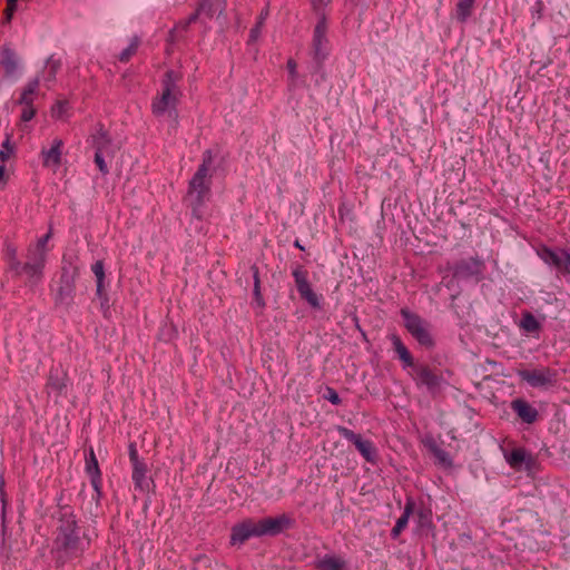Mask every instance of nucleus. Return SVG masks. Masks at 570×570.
<instances>
[{
    "label": "nucleus",
    "mask_w": 570,
    "mask_h": 570,
    "mask_svg": "<svg viewBox=\"0 0 570 570\" xmlns=\"http://www.w3.org/2000/svg\"><path fill=\"white\" fill-rule=\"evenodd\" d=\"M139 46L140 39L137 36L132 37L129 46L119 53L118 60L124 63L128 62L137 53Z\"/></svg>",
    "instance_id": "7c9ffc66"
},
{
    "label": "nucleus",
    "mask_w": 570,
    "mask_h": 570,
    "mask_svg": "<svg viewBox=\"0 0 570 570\" xmlns=\"http://www.w3.org/2000/svg\"><path fill=\"white\" fill-rule=\"evenodd\" d=\"M51 238V230H49L43 237L38 239V252L40 249H47V243Z\"/></svg>",
    "instance_id": "a18cd8bd"
},
{
    "label": "nucleus",
    "mask_w": 570,
    "mask_h": 570,
    "mask_svg": "<svg viewBox=\"0 0 570 570\" xmlns=\"http://www.w3.org/2000/svg\"><path fill=\"white\" fill-rule=\"evenodd\" d=\"M91 271L96 276V281L105 279V265L102 261H97L96 263H94L91 266Z\"/></svg>",
    "instance_id": "58836bf2"
},
{
    "label": "nucleus",
    "mask_w": 570,
    "mask_h": 570,
    "mask_svg": "<svg viewBox=\"0 0 570 570\" xmlns=\"http://www.w3.org/2000/svg\"><path fill=\"white\" fill-rule=\"evenodd\" d=\"M214 156L212 150L207 149L203 153L202 164L198 166L196 173L189 181L188 194L196 195L197 205L205 202L206 196L210 191L209 168L213 164Z\"/></svg>",
    "instance_id": "7ed1b4c3"
},
{
    "label": "nucleus",
    "mask_w": 570,
    "mask_h": 570,
    "mask_svg": "<svg viewBox=\"0 0 570 570\" xmlns=\"http://www.w3.org/2000/svg\"><path fill=\"white\" fill-rule=\"evenodd\" d=\"M544 11V3L542 0H537L531 9L532 18L537 21L542 19Z\"/></svg>",
    "instance_id": "ea45409f"
},
{
    "label": "nucleus",
    "mask_w": 570,
    "mask_h": 570,
    "mask_svg": "<svg viewBox=\"0 0 570 570\" xmlns=\"http://www.w3.org/2000/svg\"><path fill=\"white\" fill-rule=\"evenodd\" d=\"M432 453L439 463L444 466H452V459L449 452L435 445L432 448Z\"/></svg>",
    "instance_id": "473e14b6"
},
{
    "label": "nucleus",
    "mask_w": 570,
    "mask_h": 570,
    "mask_svg": "<svg viewBox=\"0 0 570 570\" xmlns=\"http://www.w3.org/2000/svg\"><path fill=\"white\" fill-rule=\"evenodd\" d=\"M183 76L175 70H167L161 79V90L151 100V112L156 117L167 115L169 118L177 120V106L183 96L179 82Z\"/></svg>",
    "instance_id": "f03ea898"
},
{
    "label": "nucleus",
    "mask_w": 570,
    "mask_h": 570,
    "mask_svg": "<svg viewBox=\"0 0 570 570\" xmlns=\"http://www.w3.org/2000/svg\"><path fill=\"white\" fill-rule=\"evenodd\" d=\"M415 510V501L412 497H407L404 505V510L402 515L397 519L395 525L405 529L409 523L410 517L414 513Z\"/></svg>",
    "instance_id": "c756f323"
},
{
    "label": "nucleus",
    "mask_w": 570,
    "mask_h": 570,
    "mask_svg": "<svg viewBox=\"0 0 570 570\" xmlns=\"http://www.w3.org/2000/svg\"><path fill=\"white\" fill-rule=\"evenodd\" d=\"M411 368V376L417 387H425L431 395L441 391L445 381L440 372L423 363H415Z\"/></svg>",
    "instance_id": "39448f33"
},
{
    "label": "nucleus",
    "mask_w": 570,
    "mask_h": 570,
    "mask_svg": "<svg viewBox=\"0 0 570 570\" xmlns=\"http://www.w3.org/2000/svg\"><path fill=\"white\" fill-rule=\"evenodd\" d=\"M147 465L145 462L132 464V481L135 488L141 492L149 491L151 481L147 479Z\"/></svg>",
    "instance_id": "a878e982"
},
{
    "label": "nucleus",
    "mask_w": 570,
    "mask_h": 570,
    "mask_svg": "<svg viewBox=\"0 0 570 570\" xmlns=\"http://www.w3.org/2000/svg\"><path fill=\"white\" fill-rule=\"evenodd\" d=\"M11 149L8 147L7 142H4L0 149V161L4 164L11 156Z\"/></svg>",
    "instance_id": "c03bdc74"
},
{
    "label": "nucleus",
    "mask_w": 570,
    "mask_h": 570,
    "mask_svg": "<svg viewBox=\"0 0 570 570\" xmlns=\"http://www.w3.org/2000/svg\"><path fill=\"white\" fill-rule=\"evenodd\" d=\"M67 374L61 370H52L49 375L47 387L50 392H55L57 395H65L67 393Z\"/></svg>",
    "instance_id": "b1692460"
},
{
    "label": "nucleus",
    "mask_w": 570,
    "mask_h": 570,
    "mask_svg": "<svg viewBox=\"0 0 570 570\" xmlns=\"http://www.w3.org/2000/svg\"><path fill=\"white\" fill-rule=\"evenodd\" d=\"M256 521L261 537L279 534L293 524L292 518L287 514H281L276 518L267 517Z\"/></svg>",
    "instance_id": "4468645a"
},
{
    "label": "nucleus",
    "mask_w": 570,
    "mask_h": 570,
    "mask_svg": "<svg viewBox=\"0 0 570 570\" xmlns=\"http://www.w3.org/2000/svg\"><path fill=\"white\" fill-rule=\"evenodd\" d=\"M76 266L62 267L57 296L61 303H70L76 292V278L78 276Z\"/></svg>",
    "instance_id": "f8f14e48"
},
{
    "label": "nucleus",
    "mask_w": 570,
    "mask_h": 570,
    "mask_svg": "<svg viewBox=\"0 0 570 570\" xmlns=\"http://www.w3.org/2000/svg\"><path fill=\"white\" fill-rule=\"evenodd\" d=\"M314 568L316 570H347L346 560L334 553H326L322 557H317L314 561Z\"/></svg>",
    "instance_id": "4be33fe9"
},
{
    "label": "nucleus",
    "mask_w": 570,
    "mask_h": 570,
    "mask_svg": "<svg viewBox=\"0 0 570 570\" xmlns=\"http://www.w3.org/2000/svg\"><path fill=\"white\" fill-rule=\"evenodd\" d=\"M326 20L325 18H322L316 23L313 33V57L318 66H322L328 56V39L326 37Z\"/></svg>",
    "instance_id": "9b49d317"
},
{
    "label": "nucleus",
    "mask_w": 570,
    "mask_h": 570,
    "mask_svg": "<svg viewBox=\"0 0 570 570\" xmlns=\"http://www.w3.org/2000/svg\"><path fill=\"white\" fill-rule=\"evenodd\" d=\"M0 63L4 66L8 71L14 68V61L11 60V58L1 59Z\"/></svg>",
    "instance_id": "09e8293b"
},
{
    "label": "nucleus",
    "mask_w": 570,
    "mask_h": 570,
    "mask_svg": "<svg viewBox=\"0 0 570 570\" xmlns=\"http://www.w3.org/2000/svg\"><path fill=\"white\" fill-rule=\"evenodd\" d=\"M267 13L268 11H262L259 17H258V21L256 22V24L250 29V32H249V40L250 41H255L259 33H261V29H262V26L264 24V21L267 17Z\"/></svg>",
    "instance_id": "f704fd0d"
},
{
    "label": "nucleus",
    "mask_w": 570,
    "mask_h": 570,
    "mask_svg": "<svg viewBox=\"0 0 570 570\" xmlns=\"http://www.w3.org/2000/svg\"><path fill=\"white\" fill-rule=\"evenodd\" d=\"M62 67V59L61 57H58L57 55H51L41 71V78L38 77V83L40 80L42 81V85L50 89L56 83V76L61 70Z\"/></svg>",
    "instance_id": "a211bd4d"
},
{
    "label": "nucleus",
    "mask_w": 570,
    "mask_h": 570,
    "mask_svg": "<svg viewBox=\"0 0 570 570\" xmlns=\"http://www.w3.org/2000/svg\"><path fill=\"white\" fill-rule=\"evenodd\" d=\"M128 450H129L128 452H129V460L131 462V465L144 462L142 460L139 459L138 451H137L135 443H130Z\"/></svg>",
    "instance_id": "37998d69"
},
{
    "label": "nucleus",
    "mask_w": 570,
    "mask_h": 570,
    "mask_svg": "<svg viewBox=\"0 0 570 570\" xmlns=\"http://www.w3.org/2000/svg\"><path fill=\"white\" fill-rule=\"evenodd\" d=\"M17 2L18 0H7V6L3 11V17L7 22H9L13 17V13L17 10Z\"/></svg>",
    "instance_id": "4c0bfd02"
},
{
    "label": "nucleus",
    "mask_w": 570,
    "mask_h": 570,
    "mask_svg": "<svg viewBox=\"0 0 570 570\" xmlns=\"http://www.w3.org/2000/svg\"><path fill=\"white\" fill-rule=\"evenodd\" d=\"M485 263L479 257L460 259L452 267L453 277L456 279H474L480 282L483 278Z\"/></svg>",
    "instance_id": "0eeeda50"
},
{
    "label": "nucleus",
    "mask_w": 570,
    "mask_h": 570,
    "mask_svg": "<svg viewBox=\"0 0 570 570\" xmlns=\"http://www.w3.org/2000/svg\"><path fill=\"white\" fill-rule=\"evenodd\" d=\"M200 17V13H198V11L196 10L195 12H193L187 19L180 21L178 23V27H180L183 30H187L188 27L196 22L198 20V18Z\"/></svg>",
    "instance_id": "a19ab883"
},
{
    "label": "nucleus",
    "mask_w": 570,
    "mask_h": 570,
    "mask_svg": "<svg viewBox=\"0 0 570 570\" xmlns=\"http://www.w3.org/2000/svg\"><path fill=\"white\" fill-rule=\"evenodd\" d=\"M518 376L521 381L528 383L534 389H548L557 383L558 373L550 367H539L533 370H518Z\"/></svg>",
    "instance_id": "423d86ee"
},
{
    "label": "nucleus",
    "mask_w": 570,
    "mask_h": 570,
    "mask_svg": "<svg viewBox=\"0 0 570 570\" xmlns=\"http://www.w3.org/2000/svg\"><path fill=\"white\" fill-rule=\"evenodd\" d=\"M294 246H295L296 248L301 249V250H304V249H305V248H304V246L299 243V240H298V239H296V240L294 242Z\"/></svg>",
    "instance_id": "3c124183"
},
{
    "label": "nucleus",
    "mask_w": 570,
    "mask_h": 570,
    "mask_svg": "<svg viewBox=\"0 0 570 570\" xmlns=\"http://www.w3.org/2000/svg\"><path fill=\"white\" fill-rule=\"evenodd\" d=\"M504 459L515 471H531L535 465V459L524 448H514L510 452L505 451Z\"/></svg>",
    "instance_id": "2eb2a0df"
},
{
    "label": "nucleus",
    "mask_w": 570,
    "mask_h": 570,
    "mask_svg": "<svg viewBox=\"0 0 570 570\" xmlns=\"http://www.w3.org/2000/svg\"><path fill=\"white\" fill-rule=\"evenodd\" d=\"M63 141L56 138L49 149H42V164L45 167L51 169L53 173L59 168L61 164Z\"/></svg>",
    "instance_id": "6ab92c4d"
},
{
    "label": "nucleus",
    "mask_w": 570,
    "mask_h": 570,
    "mask_svg": "<svg viewBox=\"0 0 570 570\" xmlns=\"http://www.w3.org/2000/svg\"><path fill=\"white\" fill-rule=\"evenodd\" d=\"M404 327L413 336V338L425 348L434 347V338L430 332V324L419 314L411 312L409 308H402L400 312Z\"/></svg>",
    "instance_id": "20e7f679"
},
{
    "label": "nucleus",
    "mask_w": 570,
    "mask_h": 570,
    "mask_svg": "<svg viewBox=\"0 0 570 570\" xmlns=\"http://www.w3.org/2000/svg\"><path fill=\"white\" fill-rule=\"evenodd\" d=\"M317 2H322V0H314V4L316 6Z\"/></svg>",
    "instance_id": "864d4df0"
},
{
    "label": "nucleus",
    "mask_w": 570,
    "mask_h": 570,
    "mask_svg": "<svg viewBox=\"0 0 570 570\" xmlns=\"http://www.w3.org/2000/svg\"><path fill=\"white\" fill-rule=\"evenodd\" d=\"M324 399L334 405H340L342 403L338 393L333 387H326Z\"/></svg>",
    "instance_id": "e433bc0d"
},
{
    "label": "nucleus",
    "mask_w": 570,
    "mask_h": 570,
    "mask_svg": "<svg viewBox=\"0 0 570 570\" xmlns=\"http://www.w3.org/2000/svg\"><path fill=\"white\" fill-rule=\"evenodd\" d=\"M403 529L394 525L393 529L391 530V537L393 539H396L401 533H402Z\"/></svg>",
    "instance_id": "8fccbe9b"
},
{
    "label": "nucleus",
    "mask_w": 570,
    "mask_h": 570,
    "mask_svg": "<svg viewBox=\"0 0 570 570\" xmlns=\"http://www.w3.org/2000/svg\"><path fill=\"white\" fill-rule=\"evenodd\" d=\"M390 340L393 344L394 352L397 354L399 358L403 363V367L407 368V367H412L413 365H415L412 354L410 353L407 347L404 345V343L402 342L400 336H397L396 334H393V335H391Z\"/></svg>",
    "instance_id": "393cba45"
},
{
    "label": "nucleus",
    "mask_w": 570,
    "mask_h": 570,
    "mask_svg": "<svg viewBox=\"0 0 570 570\" xmlns=\"http://www.w3.org/2000/svg\"><path fill=\"white\" fill-rule=\"evenodd\" d=\"M338 434L343 436L345 440L352 442L360 454L364 458L366 462L374 463L377 459V451L374 443L370 440H363L361 434L355 433L354 431L338 425L336 428Z\"/></svg>",
    "instance_id": "9d476101"
},
{
    "label": "nucleus",
    "mask_w": 570,
    "mask_h": 570,
    "mask_svg": "<svg viewBox=\"0 0 570 570\" xmlns=\"http://www.w3.org/2000/svg\"><path fill=\"white\" fill-rule=\"evenodd\" d=\"M8 179V174L4 164H0V184H4Z\"/></svg>",
    "instance_id": "de8ad7c7"
},
{
    "label": "nucleus",
    "mask_w": 570,
    "mask_h": 570,
    "mask_svg": "<svg viewBox=\"0 0 570 570\" xmlns=\"http://www.w3.org/2000/svg\"><path fill=\"white\" fill-rule=\"evenodd\" d=\"M250 269H252L253 278H254V289H253V293H254L255 302L257 303V305L259 307H264L265 306V302H264V298H263V295H262V292H261V279H259L258 267L256 265H253L250 267Z\"/></svg>",
    "instance_id": "2f4dec72"
},
{
    "label": "nucleus",
    "mask_w": 570,
    "mask_h": 570,
    "mask_svg": "<svg viewBox=\"0 0 570 570\" xmlns=\"http://www.w3.org/2000/svg\"><path fill=\"white\" fill-rule=\"evenodd\" d=\"M519 326L522 331L529 334L539 333L541 330L540 322L534 317L532 313L528 311L522 313Z\"/></svg>",
    "instance_id": "cd10ccee"
},
{
    "label": "nucleus",
    "mask_w": 570,
    "mask_h": 570,
    "mask_svg": "<svg viewBox=\"0 0 570 570\" xmlns=\"http://www.w3.org/2000/svg\"><path fill=\"white\" fill-rule=\"evenodd\" d=\"M86 472L89 475L90 483L96 492V499L99 500L101 497L102 479L99 463L92 448L89 449V452L86 455Z\"/></svg>",
    "instance_id": "f3484780"
},
{
    "label": "nucleus",
    "mask_w": 570,
    "mask_h": 570,
    "mask_svg": "<svg viewBox=\"0 0 570 570\" xmlns=\"http://www.w3.org/2000/svg\"><path fill=\"white\" fill-rule=\"evenodd\" d=\"M510 407L522 423L533 424L539 419L538 410L524 399L512 400Z\"/></svg>",
    "instance_id": "dca6fc26"
},
{
    "label": "nucleus",
    "mask_w": 570,
    "mask_h": 570,
    "mask_svg": "<svg viewBox=\"0 0 570 570\" xmlns=\"http://www.w3.org/2000/svg\"><path fill=\"white\" fill-rule=\"evenodd\" d=\"M417 527L420 529H428L432 525V511L430 508L425 507L423 503L419 507L415 505L414 513Z\"/></svg>",
    "instance_id": "bb28decb"
},
{
    "label": "nucleus",
    "mask_w": 570,
    "mask_h": 570,
    "mask_svg": "<svg viewBox=\"0 0 570 570\" xmlns=\"http://www.w3.org/2000/svg\"><path fill=\"white\" fill-rule=\"evenodd\" d=\"M292 276L301 298L306 301L312 307L320 308V297L312 289L311 283L308 281L307 269H305L304 266L296 264L293 266Z\"/></svg>",
    "instance_id": "6e6552de"
},
{
    "label": "nucleus",
    "mask_w": 570,
    "mask_h": 570,
    "mask_svg": "<svg viewBox=\"0 0 570 570\" xmlns=\"http://www.w3.org/2000/svg\"><path fill=\"white\" fill-rule=\"evenodd\" d=\"M41 262H42V258H41V257H40V255L38 254V263H37L38 268L40 267Z\"/></svg>",
    "instance_id": "603ef678"
},
{
    "label": "nucleus",
    "mask_w": 570,
    "mask_h": 570,
    "mask_svg": "<svg viewBox=\"0 0 570 570\" xmlns=\"http://www.w3.org/2000/svg\"><path fill=\"white\" fill-rule=\"evenodd\" d=\"M296 68H297L296 61L292 58L288 59L287 60V70L293 79L296 77Z\"/></svg>",
    "instance_id": "49530a36"
},
{
    "label": "nucleus",
    "mask_w": 570,
    "mask_h": 570,
    "mask_svg": "<svg viewBox=\"0 0 570 570\" xmlns=\"http://www.w3.org/2000/svg\"><path fill=\"white\" fill-rule=\"evenodd\" d=\"M69 102L67 100H58L51 107V115L53 118L61 119L67 115Z\"/></svg>",
    "instance_id": "72a5a7b5"
},
{
    "label": "nucleus",
    "mask_w": 570,
    "mask_h": 570,
    "mask_svg": "<svg viewBox=\"0 0 570 570\" xmlns=\"http://www.w3.org/2000/svg\"><path fill=\"white\" fill-rule=\"evenodd\" d=\"M110 139L105 131H100L95 138V164L102 175L109 173V168L104 159V155L108 151Z\"/></svg>",
    "instance_id": "412c9836"
},
{
    "label": "nucleus",
    "mask_w": 570,
    "mask_h": 570,
    "mask_svg": "<svg viewBox=\"0 0 570 570\" xmlns=\"http://www.w3.org/2000/svg\"><path fill=\"white\" fill-rule=\"evenodd\" d=\"M255 537H261L257 521L255 519L247 518L232 528L230 543L233 546H240Z\"/></svg>",
    "instance_id": "ddd939ff"
},
{
    "label": "nucleus",
    "mask_w": 570,
    "mask_h": 570,
    "mask_svg": "<svg viewBox=\"0 0 570 570\" xmlns=\"http://www.w3.org/2000/svg\"><path fill=\"white\" fill-rule=\"evenodd\" d=\"M3 481L0 483V500H1V521H2V535L4 537V522H6V509H7V494L3 489Z\"/></svg>",
    "instance_id": "c9c22d12"
},
{
    "label": "nucleus",
    "mask_w": 570,
    "mask_h": 570,
    "mask_svg": "<svg viewBox=\"0 0 570 570\" xmlns=\"http://www.w3.org/2000/svg\"><path fill=\"white\" fill-rule=\"evenodd\" d=\"M96 282H97L96 295L105 303H108V296H107V293L105 289V279L96 281Z\"/></svg>",
    "instance_id": "79ce46f5"
},
{
    "label": "nucleus",
    "mask_w": 570,
    "mask_h": 570,
    "mask_svg": "<svg viewBox=\"0 0 570 570\" xmlns=\"http://www.w3.org/2000/svg\"><path fill=\"white\" fill-rule=\"evenodd\" d=\"M36 98V92L33 85L30 83L28 88L21 94V97L19 99V106H20V120L23 122H27L33 118L36 115V108L33 105Z\"/></svg>",
    "instance_id": "aec40b11"
},
{
    "label": "nucleus",
    "mask_w": 570,
    "mask_h": 570,
    "mask_svg": "<svg viewBox=\"0 0 570 570\" xmlns=\"http://www.w3.org/2000/svg\"><path fill=\"white\" fill-rule=\"evenodd\" d=\"M475 0H459L455 8L456 19L465 22L472 14Z\"/></svg>",
    "instance_id": "c85d7f7f"
},
{
    "label": "nucleus",
    "mask_w": 570,
    "mask_h": 570,
    "mask_svg": "<svg viewBox=\"0 0 570 570\" xmlns=\"http://www.w3.org/2000/svg\"><path fill=\"white\" fill-rule=\"evenodd\" d=\"M226 7L227 0H200L196 9L200 16L213 19L216 14H223Z\"/></svg>",
    "instance_id": "5701e85b"
},
{
    "label": "nucleus",
    "mask_w": 570,
    "mask_h": 570,
    "mask_svg": "<svg viewBox=\"0 0 570 570\" xmlns=\"http://www.w3.org/2000/svg\"><path fill=\"white\" fill-rule=\"evenodd\" d=\"M538 256L549 266L562 275L570 274V253L566 249H552L542 246L538 249Z\"/></svg>",
    "instance_id": "1a4fd4ad"
},
{
    "label": "nucleus",
    "mask_w": 570,
    "mask_h": 570,
    "mask_svg": "<svg viewBox=\"0 0 570 570\" xmlns=\"http://www.w3.org/2000/svg\"><path fill=\"white\" fill-rule=\"evenodd\" d=\"M53 518L58 520V525L52 552L56 554L57 562L63 564L76 557L79 550L77 521L70 505H59Z\"/></svg>",
    "instance_id": "f257e3e1"
}]
</instances>
